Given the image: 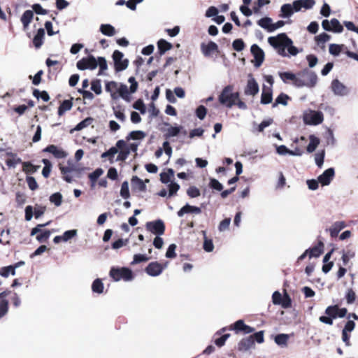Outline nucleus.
I'll return each mask as SVG.
<instances>
[{"instance_id": "nucleus-1", "label": "nucleus", "mask_w": 358, "mask_h": 358, "mask_svg": "<svg viewBox=\"0 0 358 358\" xmlns=\"http://www.w3.org/2000/svg\"><path fill=\"white\" fill-rule=\"evenodd\" d=\"M233 90L234 86L231 85H227L223 88L218 97L220 104L229 108L236 106L239 109L246 110L248 106L244 101L240 99L239 92H234Z\"/></svg>"}, {"instance_id": "nucleus-2", "label": "nucleus", "mask_w": 358, "mask_h": 358, "mask_svg": "<svg viewBox=\"0 0 358 358\" xmlns=\"http://www.w3.org/2000/svg\"><path fill=\"white\" fill-rule=\"evenodd\" d=\"M269 44L275 48L278 53L282 56H286L285 48L290 44H292V41L287 36L285 33H281L276 36H270L268 38Z\"/></svg>"}, {"instance_id": "nucleus-3", "label": "nucleus", "mask_w": 358, "mask_h": 358, "mask_svg": "<svg viewBox=\"0 0 358 358\" xmlns=\"http://www.w3.org/2000/svg\"><path fill=\"white\" fill-rule=\"evenodd\" d=\"M299 78L296 80V87H307L309 88L314 87L317 83V74L308 69H305L303 71L298 72Z\"/></svg>"}, {"instance_id": "nucleus-4", "label": "nucleus", "mask_w": 358, "mask_h": 358, "mask_svg": "<svg viewBox=\"0 0 358 358\" xmlns=\"http://www.w3.org/2000/svg\"><path fill=\"white\" fill-rule=\"evenodd\" d=\"M110 277L115 282L124 280L131 281L134 278L131 269L127 267H112L109 271Z\"/></svg>"}, {"instance_id": "nucleus-5", "label": "nucleus", "mask_w": 358, "mask_h": 358, "mask_svg": "<svg viewBox=\"0 0 358 358\" xmlns=\"http://www.w3.org/2000/svg\"><path fill=\"white\" fill-rule=\"evenodd\" d=\"M326 315H322L319 317V321L328 325H332L334 320L338 317V305H331L327 307L324 310Z\"/></svg>"}, {"instance_id": "nucleus-6", "label": "nucleus", "mask_w": 358, "mask_h": 358, "mask_svg": "<svg viewBox=\"0 0 358 358\" xmlns=\"http://www.w3.org/2000/svg\"><path fill=\"white\" fill-rule=\"evenodd\" d=\"M124 55L122 52L116 50L113 52L112 57L114 62L115 70L117 72L125 70L129 64L127 59H123Z\"/></svg>"}, {"instance_id": "nucleus-7", "label": "nucleus", "mask_w": 358, "mask_h": 358, "mask_svg": "<svg viewBox=\"0 0 358 358\" xmlns=\"http://www.w3.org/2000/svg\"><path fill=\"white\" fill-rule=\"evenodd\" d=\"M50 222H48L45 224H38L36 225V227L33 228L31 231L30 235L34 236L36 235V240L39 243H44L46 242L47 240L49 238L51 232L50 230H45L44 231L41 232V229L47 225H48Z\"/></svg>"}, {"instance_id": "nucleus-8", "label": "nucleus", "mask_w": 358, "mask_h": 358, "mask_svg": "<svg viewBox=\"0 0 358 358\" xmlns=\"http://www.w3.org/2000/svg\"><path fill=\"white\" fill-rule=\"evenodd\" d=\"M145 228L148 231L157 236H162L165 232L166 227L163 220L159 219L155 221L148 222L145 224Z\"/></svg>"}, {"instance_id": "nucleus-9", "label": "nucleus", "mask_w": 358, "mask_h": 358, "mask_svg": "<svg viewBox=\"0 0 358 358\" xmlns=\"http://www.w3.org/2000/svg\"><path fill=\"white\" fill-rule=\"evenodd\" d=\"M76 66L82 71L86 69L94 70L97 67V62L93 55H90L78 61Z\"/></svg>"}, {"instance_id": "nucleus-10", "label": "nucleus", "mask_w": 358, "mask_h": 358, "mask_svg": "<svg viewBox=\"0 0 358 358\" xmlns=\"http://www.w3.org/2000/svg\"><path fill=\"white\" fill-rule=\"evenodd\" d=\"M229 329L234 331L236 334L242 333L248 334L255 331V328L245 324L243 320H239L229 327Z\"/></svg>"}, {"instance_id": "nucleus-11", "label": "nucleus", "mask_w": 358, "mask_h": 358, "mask_svg": "<svg viewBox=\"0 0 358 358\" xmlns=\"http://www.w3.org/2000/svg\"><path fill=\"white\" fill-rule=\"evenodd\" d=\"M304 122L309 125H317L324 120V115L321 111H311L310 113L304 115Z\"/></svg>"}, {"instance_id": "nucleus-12", "label": "nucleus", "mask_w": 358, "mask_h": 358, "mask_svg": "<svg viewBox=\"0 0 358 358\" xmlns=\"http://www.w3.org/2000/svg\"><path fill=\"white\" fill-rule=\"evenodd\" d=\"M166 265H162L158 262H152L145 267V271L150 276H158L164 271Z\"/></svg>"}, {"instance_id": "nucleus-13", "label": "nucleus", "mask_w": 358, "mask_h": 358, "mask_svg": "<svg viewBox=\"0 0 358 358\" xmlns=\"http://www.w3.org/2000/svg\"><path fill=\"white\" fill-rule=\"evenodd\" d=\"M251 53L255 58L254 65L259 67L264 60V52L262 49L257 44H253L250 48Z\"/></svg>"}, {"instance_id": "nucleus-14", "label": "nucleus", "mask_w": 358, "mask_h": 358, "mask_svg": "<svg viewBox=\"0 0 358 358\" xmlns=\"http://www.w3.org/2000/svg\"><path fill=\"white\" fill-rule=\"evenodd\" d=\"M42 152L50 153L57 159H64L68 155L67 152L62 148L53 144L48 145L43 149Z\"/></svg>"}, {"instance_id": "nucleus-15", "label": "nucleus", "mask_w": 358, "mask_h": 358, "mask_svg": "<svg viewBox=\"0 0 358 358\" xmlns=\"http://www.w3.org/2000/svg\"><path fill=\"white\" fill-rule=\"evenodd\" d=\"M355 322L353 320H348L342 331V341L345 343L347 346L350 345V334L355 328Z\"/></svg>"}, {"instance_id": "nucleus-16", "label": "nucleus", "mask_w": 358, "mask_h": 358, "mask_svg": "<svg viewBox=\"0 0 358 358\" xmlns=\"http://www.w3.org/2000/svg\"><path fill=\"white\" fill-rule=\"evenodd\" d=\"M334 174V169L333 168H329L325 170L323 173L318 177V181L322 186L328 185L332 180Z\"/></svg>"}, {"instance_id": "nucleus-17", "label": "nucleus", "mask_w": 358, "mask_h": 358, "mask_svg": "<svg viewBox=\"0 0 358 358\" xmlns=\"http://www.w3.org/2000/svg\"><path fill=\"white\" fill-rule=\"evenodd\" d=\"M259 92V85L254 78L248 79L244 90L245 95L255 96Z\"/></svg>"}, {"instance_id": "nucleus-18", "label": "nucleus", "mask_w": 358, "mask_h": 358, "mask_svg": "<svg viewBox=\"0 0 358 358\" xmlns=\"http://www.w3.org/2000/svg\"><path fill=\"white\" fill-rule=\"evenodd\" d=\"M201 49L205 57H209L214 52H218V45L213 41H210L207 44L201 43Z\"/></svg>"}, {"instance_id": "nucleus-19", "label": "nucleus", "mask_w": 358, "mask_h": 358, "mask_svg": "<svg viewBox=\"0 0 358 358\" xmlns=\"http://www.w3.org/2000/svg\"><path fill=\"white\" fill-rule=\"evenodd\" d=\"M278 75L282 79L283 83H289L292 82V85L296 87V80H298L299 75L297 73H293L292 72H279Z\"/></svg>"}, {"instance_id": "nucleus-20", "label": "nucleus", "mask_w": 358, "mask_h": 358, "mask_svg": "<svg viewBox=\"0 0 358 358\" xmlns=\"http://www.w3.org/2000/svg\"><path fill=\"white\" fill-rule=\"evenodd\" d=\"M315 3L314 0H296L293 2L294 10L295 12H299L302 8L310 9L314 6Z\"/></svg>"}, {"instance_id": "nucleus-21", "label": "nucleus", "mask_w": 358, "mask_h": 358, "mask_svg": "<svg viewBox=\"0 0 358 358\" xmlns=\"http://www.w3.org/2000/svg\"><path fill=\"white\" fill-rule=\"evenodd\" d=\"M201 213V209L199 207L190 206L189 204H186L178 211L177 215L178 217H182L186 213L199 214Z\"/></svg>"}, {"instance_id": "nucleus-22", "label": "nucleus", "mask_w": 358, "mask_h": 358, "mask_svg": "<svg viewBox=\"0 0 358 358\" xmlns=\"http://www.w3.org/2000/svg\"><path fill=\"white\" fill-rule=\"evenodd\" d=\"M346 227V224L344 221H338L334 222L332 226L328 229L330 232L331 238H336L338 236V233Z\"/></svg>"}, {"instance_id": "nucleus-23", "label": "nucleus", "mask_w": 358, "mask_h": 358, "mask_svg": "<svg viewBox=\"0 0 358 358\" xmlns=\"http://www.w3.org/2000/svg\"><path fill=\"white\" fill-rule=\"evenodd\" d=\"M254 345L252 337H246L242 338L238 343V350L241 352H245Z\"/></svg>"}, {"instance_id": "nucleus-24", "label": "nucleus", "mask_w": 358, "mask_h": 358, "mask_svg": "<svg viewBox=\"0 0 358 358\" xmlns=\"http://www.w3.org/2000/svg\"><path fill=\"white\" fill-rule=\"evenodd\" d=\"M331 89L334 94L337 95H344L346 93L345 86L338 79H335L331 82Z\"/></svg>"}, {"instance_id": "nucleus-25", "label": "nucleus", "mask_w": 358, "mask_h": 358, "mask_svg": "<svg viewBox=\"0 0 358 358\" xmlns=\"http://www.w3.org/2000/svg\"><path fill=\"white\" fill-rule=\"evenodd\" d=\"M272 99L273 94L271 88L264 86L261 96V103L268 104L272 101Z\"/></svg>"}, {"instance_id": "nucleus-26", "label": "nucleus", "mask_w": 358, "mask_h": 358, "mask_svg": "<svg viewBox=\"0 0 358 358\" xmlns=\"http://www.w3.org/2000/svg\"><path fill=\"white\" fill-rule=\"evenodd\" d=\"M324 244L322 241H319L317 245L308 249V256L311 257H318L323 252Z\"/></svg>"}, {"instance_id": "nucleus-27", "label": "nucleus", "mask_w": 358, "mask_h": 358, "mask_svg": "<svg viewBox=\"0 0 358 358\" xmlns=\"http://www.w3.org/2000/svg\"><path fill=\"white\" fill-rule=\"evenodd\" d=\"M34 17V13L31 10H27L24 12L21 17V22L23 24L24 29H27Z\"/></svg>"}, {"instance_id": "nucleus-28", "label": "nucleus", "mask_w": 358, "mask_h": 358, "mask_svg": "<svg viewBox=\"0 0 358 358\" xmlns=\"http://www.w3.org/2000/svg\"><path fill=\"white\" fill-rule=\"evenodd\" d=\"M120 85L115 81H109L106 83V90L110 92L113 99L117 98V92Z\"/></svg>"}, {"instance_id": "nucleus-29", "label": "nucleus", "mask_w": 358, "mask_h": 358, "mask_svg": "<svg viewBox=\"0 0 358 358\" xmlns=\"http://www.w3.org/2000/svg\"><path fill=\"white\" fill-rule=\"evenodd\" d=\"M131 185L134 189H137L141 192L146 190V185L143 181L136 176H134L131 180Z\"/></svg>"}, {"instance_id": "nucleus-30", "label": "nucleus", "mask_w": 358, "mask_h": 358, "mask_svg": "<svg viewBox=\"0 0 358 358\" xmlns=\"http://www.w3.org/2000/svg\"><path fill=\"white\" fill-rule=\"evenodd\" d=\"M44 36V29L43 28H40L33 39L34 45L36 48H39L43 45Z\"/></svg>"}, {"instance_id": "nucleus-31", "label": "nucleus", "mask_w": 358, "mask_h": 358, "mask_svg": "<svg viewBox=\"0 0 358 358\" xmlns=\"http://www.w3.org/2000/svg\"><path fill=\"white\" fill-rule=\"evenodd\" d=\"M157 47L159 53L162 55H164L166 51L171 50L173 45L171 43L166 41L164 39H160L157 42Z\"/></svg>"}, {"instance_id": "nucleus-32", "label": "nucleus", "mask_w": 358, "mask_h": 358, "mask_svg": "<svg viewBox=\"0 0 358 358\" xmlns=\"http://www.w3.org/2000/svg\"><path fill=\"white\" fill-rule=\"evenodd\" d=\"M289 338V334H279L275 336L274 341L279 346L287 347Z\"/></svg>"}, {"instance_id": "nucleus-33", "label": "nucleus", "mask_w": 358, "mask_h": 358, "mask_svg": "<svg viewBox=\"0 0 358 358\" xmlns=\"http://www.w3.org/2000/svg\"><path fill=\"white\" fill-rule=\"evenodd\" d=\"M6 155L11 157L6 160V164L8 167H15L17 164H22L21 159L17 157L16 154L13 152H7Z\"/></svg>"}, {"instance_id": "nucleus-34", "label": "nucleus", "mask_w": 358, "mask_h": 358, "mask_svg": "<svg viewBox=\"0 0 358 358\" xmlns=\"http://www.w3.org/2000/svg\"><path fill=\"white\" fill-rule=\"evenodd\" d=\"M100 31L107 36H113L116 34L115 27L110 24H102L100 26Z\"/></svg>"}, {"instance_id": "nucleus-35", "label": "nucleus", "mask_w": 358, "mask_h": 358, "mask_svg": "<svg viewBox=\"0 0 358 358\" xmlns=\"http://www.w3.org/2000/svg\"><path fill=\"white\" fill-rule=\"evenodd\" d=\"M73 106L71 99L63 101L58 108V115L62 116L66 111L70 110Z\"/></svg>"}, {"instance_id": "nucleus-36", "label": "nucleus", "mask_w": 358, "mask_h": 358, "mask_svg": "<svg viewBox=\"0 0 358 358\" xmlns=\"http://www.w3.org/2000/svg\"><path fill=\"white\" fill-rule=\"evenodd\" d=\"M182 129V127H173L170 126L166 131V133L164 134V136L166 139H169L171 137L177 136L180 132V130Z\"/></svg>"}, {"instance_id": "nucleus-37", "label": "nucleus", "mask_w": 358, "mask_h": 358, "mask_svg": "<svg viewBox=\"0 0 358 358\" xmlns=\"http://www.w3.org/2000/svg\"><path fill=\"white\" fill-rule=\"evenodd\" d=\"M40 166L34 165L30 162H22V171L27 174H32L36 173Z\"/></svg>"}, {"instance_id": "nucleus-38", "label": "nucleus", "mask_w": 358, "mask_h": 358, "mask_svg": "<svg viewBox=\"0 0 358 358\" xmlns=\"http://www.w3.org/2000/svg\"><path fill=\"white\" fill-rule=\"evenodd\" d=\"M17 267V264L14 266H3L0 269V275L3 278H7L10 274L12 275H15V268Z\"/></svg>"}, {"instance_id": "nucleus-39", "label": "nucleus", "mask_w": 358, "mask_h": 358, "mask_svg": "<svg viewBox=\"0 0 358 358\" xmlns=\"http://www.w3.org/2000/svg\"><path fill=\"white\" fill-rule=\"evenodd\" d=\"M309 138L310 143L306 148V150L308 152L311 153L316 150L317 147L320 144V139L314 135H310Z\"/></svg>"}, {"instance_id": "nucleus-40", "label": "nucleus", "mask_w": 358, "mask_h": 358, "mask_svg": "<svg viewBox=\"0 0 358 358\" xmlns=\"http://www.w3.org/2000/svg\"><path fill=\"white\" fill-rule=\"evenodd\" d=\"M59 169L61 171V174L62 175V178L67 182H72L73 176L71 175V172L69 170L67 166H64L61 164H59Z\"/></svg>"}, {"instance_id": "nucleus-41", "label": "nucleus", "mask_w": 358, "mask_h": 358, "mask_svg": "<svg viewBox=\"0 0 358 358\" xmlns=\"http://www.w3.org/2000/svg\"><path fill=\"white\" fill-rule=\"evenodd\" d=\"M280 11L282 13L280 15L282 17H288L291 16L294 11V6L289 3H285L281 6Z\"/></svg>"}, {"instance_id": "nucleus-42", "label": "nucleus", "mask_w": 358, "mask_h": 358, "mask_svg": "<svg viewBox=\"0 0 358 358\" xmlns=\"http://www.w3.org/2000/svg\"><path fill=\"white\" fill-rule=\"evenodd\" d=\"M345 48L343 44H330L329 47V53L334 56H338L343 51V48Z\"/></svg>"}, {"instance_id": "nucleus-43", "label": "nucleus", "mask_w": 358, "mask_h": 358, "mask_svg": "<svg viewBox=\"0 0 358 358\" xmlns=\"http://www.w3.org/2000/svg\"><path fill=\"white\" fill-rule=\"evenodd\" d=\"M94 122V118L91 117H88L81 121L80 123H78L76 127L73 129V131H80L83 129L84 128L87 127L88 126L91 125Z\"/></svg>"}, {"instance_id": "nucleus-44", "label": "nucleus", "mask_w": 358, "mask_h": 358, "mask_svg": "<svg viewBox=\"0 0 358 358\" xmlns=\"http://www.w3.org/2000/svg\"><path fill=\"white\" fill-rule=\"evenodd\" d=\"M129 92L128 90V87L124 84H120L117 93L124 100L129 101Z\"/></svg>"}, {"instance_id": "nucleus-45", "label": "nucleus", "mask_w": 358, "mask_h": 358, "mask_svg": "<svg viewBox=\"0 0 358 358\" xmlns=\"http://www.w3.org/2000/svg\"><path fill=\"white\" fill-rule=\"evenodd\" d=\"M97 66H99V70L98 72V76H101L104 74V71L108 69V64L106 59L103 57H99L96 59Z\"/></svg>"}, {"instance_id": "nucleus-46", "label": "nucleus", "mask_w": 358, "mask_h": 358, "mask_svg": "<svg viewBox=\"0 0 358 358\" xmlns=\"http://www.w3.org/2000/svg\"><path fill=\"white\" fill-rule=\"evenodd\" d=\"M42 162L44 164V167L42 170V175L44 178H48L50 176L51 169H52V164L50 160L47 159H43Z\"/></svg>"}, {"instance_id": "nucleus-47", "label": "nucleus", "mask_w": 358, "mask_h": 358, "mask_svg": "<svg viewBox=\"0 0 358 358\" xmlns=\"http://www.w3.org/2000/svg\"><path fill=\"white\" fill-rule=\"evenodd\" d=\"M258 25H259L261 27L266 29L268 31L270 32V29L272 27V20L271 18L268 17H265L257 22Z\"/></svg>"}, {"instance_id": "nucleus-48", "label": "nucleus", "mask_w": 358, "mask_h": 358, "mask_svg": "<svg viewBox=\"0 0 358 358\" xmlns=\"http://www.w3.org/2000/svg\"><path fill=\"white\" fill-rule=\"evenodd\" d=\"M92 289L94 292L101 294L103 291V284L101 279L97 278L94 280L92 285Z\"/></svg>"}, {"instance_id": "nucleus-49", "label": "nucleus", "mask_w": 358, "mask_h": 358, "mask_svg": "<svg viewBox=\"0 0 358 358\" xmlns=\"http://www.w3.org/2000/svg\"><path fill=\"white\" fill-rule=\"evenodd\" d=\"M289 99L288 95L284 93H281L279 94L275 100V102L273 104V107L277 106L278 104H282L286 106L287 104V101Z\"/></svg>"}, {"instance_id": "nucleus-50", "label": "nucleus", "mask_w": 358, "mask_h": 358, "mask_svg": "<svg viewBox=\"0 0 358 358\" xmlns=\"http://www.w3.org/2000/svg\"><path fill=\"white\" fill-rule=\"evenodd\" d=\"M331 31L335 33H341L343 31V27L336 18L331 20Z\"/></svg>"}, {"instance_id": "nucleus-51", "label": "nucleus", "mask_w": 358, "mask_h": 358, "mask_svg": "<svg viewBox=\"0 0 358 358\" xmlns=\"http://www.w3.org/2000/svg\"><path fill=\"white\" fill-rule=\"evenodd\" d=\"M174 175V171L169 169L167 172H163L160 174V180L162 183L166 184L171 180V178Z\"/></svg>"}, {"instance_id": "nucleus-52", "label": "nucleus", "mask_w": 358, "mask_h": 358, "mask_svg": "<svg viewBox=\"0 0 358 358\" xmlns=\"http://www.w3.org/2000/svg\"><path fill=\"white\" fill-rule=\"evenodd\" d=\"M150 259V257L145 255L136 254L134 255L133 261L131 262V265H135L141 262H146Z\"/></svg>"}, {"instance_id": "nucleus-53", "label": "nucleus", "mask_w": 358, "mask_h": 358, "mask_svg": "<svg viewBox=\"0 0 358 358\" xmlns=\"http://www.w3.org/2000/svg\"><path fill=\"white\" fill-rule=\"evenodd\" d=\"M91 90L94 92L97 95L101 94L102 92L101 80L94 79L91 82Z\"/></svg>"}, {"instance_id": "nucleus-54", "label": "nucleus", "mask_w": 358, "mask_h": 358, "mask_svg": "<svg viewBox=\"0 0 358 358\" xmlns=\"http://www.w3.org/2000/svg\"><path fill=\"white\" fill-rule=\"evenodd\" d=\"M145 136V134L142 131H133L129 133L127 136V140L133 139V140H141L144 138Z\"/></svg>"}, {"instance_id": "nucleus-55", "label": "nucleus", "mask_w": 358, "mask_h": 358, "mask_svg": "<svg viewBox=\"0 0 358 358\" xmlns=\"http://www.w3.org/2000/svg\"><path fill=\"white\" fill-rule=\"evenodd\" d=\"M50 201L54 203L56 206H59L62 203V195L59 192L52 194L50 196Z\"/></svg>"}, {"instance_id": "nucleus-56", "label": "nucleus", "mask_w": 358, "mask_h": 358, "mask_svg": "<svg viewBox=\"0 0 358 358\" xmlns=\"http://www.w3.org/2000/svg\"><path fill=\"white\" fill-rule=\"evenodd\" d=\"M114 115L117 119H118L121 122H124L126 117L124 113V109L122 108L120 106H117L116 108H113Z\"/></svg>"}, {"instance_id": "nucleus-57", "label": "nucleus", "mask_w": 358, "mask_h": 358, "mask_svg": "<svg viewBox=\"0 0 358 358\" xmlns=\"http://www.w3.org/2000/svg\"><path fill=\"white\" fill-rule=\"evenodd\" d=\"M120 195L124 199H128L130 196L129 184L127 181L122 182L120 189Z\"/></svg>"}, {"instance_id": "nucleus-58", "label": "nucleus", "mask_w": 358, "mask_h": 358, "mask_svg": "<svg viewBox=\"0 0 358 358\" xmlns=\"http://www.w3.org/2000/svg\"><path fill=\"white\" fill-rule=\"evenodd\" d=\"M232 47L234 50L240 52L245 48V45L244 41L241 38H238L233 41Z\"/></svg>"}, {"instance_id": "nucleus-59", "label": "nucleus", "mask_w": 358, "mask_h": 358, "mask_svg": "<svg viewBox=\"0 0 358 358\" xmlns=\"http://www.w3.org/2000/svg\"><path fill=\"white\" fill-rule=\"evenodd\" d=\"M26 182L28 185L29 188L32 190H36L38 188V183L36 179L33 176H27Z\"/></svg>"}, {"instance_id": "nucleus-60", "label": "nucleus", "mask_w": 358, "mask_h": 358, "mask_svg": "<svg viewBox=\"0 0 358 358\" xmlns=\"http://www.w3.org/2000/svg\"><path fill=\"white\" fill-rule=\"evenodd\" d=\"M103 171L101 168L96 169L94 171L89 175V178L92 183L97 181L98 178L103 174Z\"/></svg>"}, {"instance_id": "nucleus-61", "label": "nucleus", "mask_w": 358, "mask_h": 358, "mask_svg": "<svg viewBox=\"0 0 358 358\" xmlns=\"http://www.w3.org/2000/svg\"><path fill=\"white\" fill-rule=\"evenodd\" d=\"M8 310V301L6 299L0 301V318L3 317Z\"/></svg>"}, {"instance_id": "nucleus-62", "label": "nucleus", "mask_w": 358, "mask_h": 358, "mask_svg": "<svg viewBox=\"0 0 358 358\" xmlns=\"http://www.w3.org/2000/svg\"><path fill=\"white\" fill-rule=\"evenodd\" d=\"M330 36L326 33H322L318 36H315V41L317 45L324 44L330 39Z\"/></svg>"}, {"instance_id": "nucleus-63", "label": "nucleus", "mask_w": 358, "mask_h": 358, "mask_svg": "<svg viewBox=\"0 0 358 358\" xmlns=\"http://www.w3.org/2000/svg\"><path fill=\"white\" fill-rule=\"evenodd\" d=\"M187 194L190 198H196L200 196V190L195 186H190L187 190Z\"/></svg>"}, {"instance_id": "nucleus-64", "label": "nucleus", "mask_w": 358, "mask_h": 358, "mask_svg": "<svg viewBox=\"0 0 358 358\" xmlns=\"http://www.w3.org/2000/svg\"><path fill=\"white\" fill-rule=\"evenodd\" d=\"M209 187L219 192L223 189V185L217 180L215 178H210Z\"/></svg>"}]
</instances>
